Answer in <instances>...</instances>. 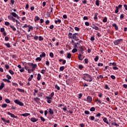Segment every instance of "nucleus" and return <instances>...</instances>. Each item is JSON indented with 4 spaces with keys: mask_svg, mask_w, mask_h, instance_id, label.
Instances as JSON below:
<instances>
[{
    "mask_svg": "<svg viewBox=\"0 0 127 127\" xmlns=\"http://www.w3.org/2000/svg\"><path fill=\"white\" fill-rule=\"evenodd\" d=\"M39 41H42V40H43V38H42V36H39Z\"/></svg>",
    "mask_w": 127,
    "mask_h": 127,
    "instance_id": "55",
    "label": "nucleus"
},
{
    "mask_svg": "<svg viewBox=\"0 0 127 127\" xmlns=\"http://www.w3.org/2000/svg\"><path fill=\"white\" fill-rule=\"evenodd\" d=\"M103 122H104V123H105L106 124H107V125H109V122H108V121H107V118H104L103 120Z\"/></svg>",
    "mask_w": 127,
    "mask_h": 127,
    "instance_id": "25",
    "label": "nucleus"
},
{
    "mask_svg": "<svg viewBox=\"0 0 127 127\" xmlns=\"http://www.w3.org/2000/svg\"><path fill=\"white\" fill-rule=\"evenodd\" d=\"M82 79L87 82H92L93 81V77L88 73L83 74Z\"/></svg>",
    "mask_w": 127,
    "mask_h": 127,
    "instance_id": "1",
    "label": "nucleus"
},
{
    "mask_svg": "<svg viewBox=\"0 0 127 127\" xmlns=\"http://www.w3.org/2000/svg\"><path fill=\"white\" fill-rule=\"evenodd\" d=\"M30 121L32 122V123H36V122L38 121V119L33 117L31 119Z\"/></svg>",
    "mask_w": 127,
    "mask_h": 127,
    "instance_id": "9",
    "label": "nucleus"
},
{
    "mask_svg": "<svg viewBox=\"0 0 127 127\" xmlns=\"http://www.w3.org/2000/svg\"><path fill=\"white\" fill-rule=\"evenodd\" d=\"M53 97H54V92L51 93V94L49 96L46 97L48 104H51V102H52V98H53Z\"/></svg>",
    "mask_w": 127,
    "mask_h": 127,
    "instance_id": "2",
    "label": "nucleus"
},
{
    "mask_svg": "<svg viewBox=\"0 0 127 127\" xmlns=\"http://www.w3.org/2000/svg\"><path fill=\"white\" fill-rule=\"evenodd\" d=\"M126 10H127V5L125 4L124 5Z\"/></svg>",
    "mask_w": 127,
    "mask_h": 127,
    "instance_id": "64",
    "label": "nucleus"
},
{
    "mask_svg": "<svg viewBox=\"0 0 127 127\" xmlns=\"http://www.w3.org/2000/svg\"><path fill=\"white\" fill-rule=\"evenodd\" d=\"M115 13H118L119 12V7L118 6L116 7Z\"/></svg>",
    "mask_w": 127,
    "mask_h": 127,
    "instance_id": "44",
    "label": "nucleus"
},
{
    "mask_svg": "<svg viewBox=\"0 0 127 127\" xmlns=\"http://www.w3.org/2000/svg\"><path fill=\"white\" fill-rule=\"evenodd\" d=\"M78 99H81L83 96V94L82 93H80L79 95H78Z\"/></svg>",
    "mask_w": 127,
    "mask_h": 127,
    "instance_id": "54",
    "label": "nucleus"
},
{
    "mask_svg": "<svg viewBox=\"0 0 127 127\" xmlns=\"http://www.w3.org/2000/svg\"><path fill=\"white\" fill-rule=\"evenodd\" d=\"M37 96L38 97H40V98L42 97V93H38Z\"/></svg>",
    "mask_w": 127,
    "mask_h": 127,
    "instance_id": "52",
    "label": "nucleus"
},
{
    "mask_svg": "<svg viewBox=\"0 0 127 127\" xmlns=\"http://www.w3.org/2000/svg\"><path fill=\"white\" fill-rule=\"evenodd\" d=\"M17 91L18 92H20V93H24V90L20 88H17Z\"/></svg>",
    "mask_w": 127,
    "mask_h": 127,
    "instance_id": "22",
    "label": "nucleus"
},
{
    "mask_svg": "<svg viewBox=\"0 0 127 127\" xmlns=\"http://www.w3.org/2000/svg\"><path fill=\"white\" fill-rule=\"evenodd\" d=\"M4 44L5 45V46H6V47H7V48H10V47H11V46H10V44L9 43H5Z\"/></svg>",
    "mask_w": 127,
    "mask_h": 127,
    "instance_id": "23",
    "label": "nucleus"
},
{
    "mask_svg": "<svg viewBox=\"0 0 127 127\" xmlns=\"http://www.w3.org/2000/svg\"><path fill=\"white\" fill-rule=\"evenodd\" d=\"M10 14L13 16V17H16V16H17V14L14 12H11Z\"/></svg>",
    "mask_w": 127,
    "mask_h": 127,
    "instance_id": "11",
    "label": "nucleus"
},
{
    "mask_svg": "<svg viewBox=\"0 0 127 127\" xmlns=\"http://www.w3.org/2000/svg\"><path fill=\"white\" fill-rule=\"evenodd\" d=\"M5 101L7 104H9V103H10V100H9L8 99H5Z\"/></svg>",
    "mask_w": 127,
    "mask_h": 127,
    "instance_id": "50",
    "label": "nucleus"
},
{
    "mask_svg": "<svg viewBox=\"0 0 127 127\" xmlns=\"http://www.w3.org/2000/svg\"><path fill=\"white\" fill-rule=\"evenodd\" d=\"M41 60H42V59H41V58L40 57H38L36 59V61H41Z\"/></svg>",
    "mask_w": 127,
    "mask_h": 127,
    "instance_id": "41",
    "label": "nucleus"
},
{
    "mask_svg": "<svg viewBox=\"0 0 127 127\" xmlns=\"http://www.w3.org/2000/svg\"><path fill=\"white\" fill-rule=\"evenodd\" d=\"M84 114H85V115H90V112H89V111H84Z\"/></svg>",
    "mask_w": 127,
    "mask_h": 127,
    "instance_id": "49",
    "label": "nucleus"
},
{
    "mask_svg": "<svg viewBox=\"0 0 127 127\" xmlns=\"http://www.w3.org/2000/svg\"><path fill=\"white\" fill-rule=\"evenodd\" d=\"M7 114L8 116H10L11 118H13L14 119H17V116H15L14 114H12L9 112H7Z\"/></svg>",
    "mask_w": 127,
    "mask_h": 127,
    "instance_id": "6",
    "label": "nucleus"
},
{
    "mask_svg": "<svg viewBox=\"0 0 127 127\" xmlns=\"http://www.w3.org/2000/svg\"><path fill=\"white\" fill-rule=\"evenodd\" d=\"M82 42H83V41H82L81 40H80L78 42L76 43V44L77 45H78V47H79V46H81V43H82Z\"/></svg>",
    "mask_w": 127,
    "mask_h": 127,
    "instance_id": "33",
    "label": "nucleus"
},
{
    "mask_svg": "<svg viewBox=\"0 0 127 127\" xmlns=\"http://www.w3.org/2000/svg\"><path fill=\"white\" fill-rule=\"evenodd\" d=\"M21 116H22V117H28V116H30V114L25 113V114H21Z\"/></svg>",
    "mask_w": 127,
    "mask_h": 127,
    "instance_id": "19",
    "label": "nucleus"
},
{
    "mask_svg": "<svg viewBox=\"0 0 127 127\" xmlns=\"http://www.w3.org/2000/svg\"><path fill=\"white\" fill-rule=\"evenodd\" d=\"M34 40H36V41L38 40V36L35 35L34 37Z\"/></svg>",
    "mask_w": 127,
    "mask_h": 127,
    "instance_id": "45",
    "label": "nucleus"
},
{
    "mask_svg": "<svg viewBox=\"0 0 127 127\" xmlns=\"http://www.w3.org/2000/svg\"><path fill=\"white\" fill-rule=\"evenodd\" d=\"M85 24L86 26H89L90 25V23H89V22H85Z\"/></svg>",
    "mask_w": 127,
    "mask_h": 127,
    "instance_id": "57",
    "label": "nucleus"
},
{
    "mask_svg": "<svg viewBox=\"0 0 127 127\" xmlns=\"http://www.w3.org/2000/svg\"><path fill=\"white\" fill-rule=\"evenodd\" d=\"M2 108H6L7 107V104H3L1 106Z\"/></svg>",
    "mask_w": 127,
    "mask_h": 127,
    "instance_id": "46",
    "label": "nucleus"
},
{
    "mask_svg": "<svg viewBox=\"0 0 127 127\" xmlns=\"http://www.w3.org/2000/svg\"><path fill=\"white\" fill-rule=\"evenodd\" d=\"M10 28H11V29H12V30H13V31H16V28L15 27H14V25H10Z\"/></svg>",
    "mask_w": 127,
    "mask_h": 127,
    "instance_id": "16",
    "label": "nucleus"
},
{
    "mask_svg": "<svg viewBox=\"0 0 127 127\" xmlns=\"http://www.w3.org/2000/svg\"><path fill=\"white\" fill-rule=\"evenodd\" d=\"M26 37L27 40H30L31 39V37H32V35L31 34V33H30V34H27Z\"/></svg>",
    "mask_w": 127,
    "mask_h": 127,
    "instance_id": "10",
    "label": "nucleus"
},
{
    "mask_svg": "<svg viewBox=\"0 0 127 127\" xmlns=\"http://www.w3.org/2000/svg\"><path fill=\"white\" fill-rule=\"evenodd\" d=\"M14 102L15 103V104H16L17 105H18L21 107H23V106H24V104L20 102V101H19V100L16 99L14 100Z\"/></svg>",
    "mask_w": 127,
    "mask_h": 127,
    "instance_id": "3",
    "label": "nucleus"
},
{
    "mask_svg": "<svg viewBox=\"0 0 127 127\" xmlns=\"http://www.w3.org/2000/svg\"><path fill=\"white\" fill-rule=\"evenodd\" d=\"M111 78H112L113 79V80H115L116 79V76H115V75H111Z\"/></svg>",
    "mask_w": 127,
    "mask_h": 127,
    "instance_id": "58",
    "label": "nucleus"
},
{
    "mask_svg": "<svg viewBox=\"0 0 127 127\" xmlns=\"http://www.w3.org/2000/svg\"><path fill=\"white\" fill-rule=\"evenodd\" d=\"M49 113L50 115H54V112L53 111V110H52V109L51 108H50L49 109Z\"/></svg>",
    "mask_w": 127,
    "mask_h": 127,
    "instance_id": "13",
    "label": "nucleus"
},
{
    "mask_svg": "<svg viewBox=\"0 0 127 127\" xmlns=\"http://www.w3.org/2000/svg\"><path fill=\"white\" fill-rule=\"evenodd\" d=\"M0 31V32H4V28H1Z\"/></svg>",
    "mask_w": 127,
    "mask_h": 127,
    "instance_id": "60",
    "label": "nucleus"
},
{
    "mask_svg": "<svg viewBox=\"0 0 127 127\" xmlns=\"http://www.w3.org/2000/svg\"><path fill=\"white\" fill-rule=\"evenodd\" d=\"M112 26L115 27V30H118L119 29V27L118 26V25H117V24L115 23V24H113Z\"/></svg>",
    "mask_w": 127,
    "mask_h": 127,
    "instance_id": "12",
    "label": "nucleus"
},
{
    "mask_svg": "<svg viewBox=\"0 0 127 127\" xmlns=\"http://www.w3.org/2000/svg\"><path fill=\"white\" fill-rule=\"evenodd\" d=\"M95 4L97 6H100V1L99 0H97L95 1Z\"/></svg>",
    "mask_w": 127,
    "mask_h": 127,
    "instance_id": "24",
    "label": "nucleus"
},
{
    "mask_svg": "<svg viewBox=\"0 0 127 127\" xmlns=\"http://www.w3.org/2000/svg\"><path fill=\"white\" fill-rule=\"evenodd\" d=\"M84 101L85 102H87V103H92V97L90 96H88L87 97V99L85 98L84 99Z\"/></svg>",
    "mask_w": 127,
    "mask_h": 127,
    "instance_id": "5",
    "label": "nucleus"
},
{
    "mask_svg": "<svg viewBox=\"0 0 127 127\" xmlns=\"http://www.w3.org/2000/svg\"><path fill=\"white\" fill-rule=\"evenodd\" d=\"M4 24L6 26H8V25H9L10 24V23L8 21H6V22H5Z\"/></svg>",
    "mask_w": 127,
    "mask_h": 127,
    "instance_id": "42",
    "label": "nucleus"
},
{
    "mask_svg": "<svg viewBox=\"0 0 127 127\" xmlns=\"http://www.w3.org/2000/svg\"><path fill=\"white\" fill-rule=\"evenodd\" d=\"M72 56V55H71L70 53H68L67 55V58L68 59H70L71 58V57Z\"/></svg>",
    "mask_w": 127,
    "mask_h": 127,
    "instance_id": "34",
    "label": "nucleus"
},
{
    "mask_svg": "<svg viewBox=\"0 0 127 127\" xmlns=\"http://www.w3.org/2000/svg\"><path fill=\"white\" fill-rule=\"evenodd\" d=\"M79 69H80V70H81V69H83V65H82V64H79Z\"/></svg>",
    "mask_w": 127,
    "mask_h": 127,
    "instance_id": "62",
    "label": "nucleus"
},
{
    "mask_svg": "<svg viewBox=\"0 0 127 127\" xmlns=\"http://www.w3.org/2000/svg\"><path fill=\"white\" fill-rule=\"evenodd\" d=\"M72 53H75V52H78V50L76 48H74L73 49H72Z\"/></svg>",
    "mask_w": 127,
    "mask_h": 127,
    "instance_id": "32",
    "label": "nucleus"
},
{
    "mask_svg": "<svg viewBox=\"0 0 127 127\" xmlns=\"http://www.w3.org/2000/svg\"><path fill=\"white\" fill-rule=\"evenodd\" d=\"M6 78H7L8 80H10V79H11V76H10L9 75L7 74L6 75Z\"/></svg>",
    "mask_w": 127,
    "mask_h": 127,
    "instance_id": "51",
    "label": "nucleus"
},
{
    "mask_svg": "<svg viewBox=\"0 0 127 127\" xmlns=\"http://www.w3.org/2000/svg\"><path fill=\"white\" fill-rule=\"evenodd\" d=\"M41 78V75L40 73H38L37 75V80L38 81H39Z\"/></svg>",
    "mask_w": 127,
    "mask_h": 127,
    "instance_id": "26",
    "label": "nucleus"
},
{
    "mask_svg": "<svg viewBox=\"0 0 127 127\" xmlns=\"http://www.w3.org/2000/svg\"><path fill=\"white\" fill-rule=\"evenodd\" d=\"M98 60H99V56H97L94 58V61H95V62H98Z\"/></svg>",
    "mask_w": 127,
    "mask_h": 127,
    "instance_id": "36",
    "label": "nucleus"
},
{
    "mask_svg": "<svg viewBox=\"0 0 127 127\" xmlns=\"http://www.w3.org/2000/svg\"><path fill=\"white\" fill-rule=\"evenodd\" d=\"M40 119L42 122H45V119H44V118H43L42 116L40 117Z\"/></svg>",
    "mask_w": 127,
    "mask_h": 127,
    "instance_id": "56",
    "label": "nucleus"
},
{
    "mask_svg": "<svg viewBox=\"0 0 127 127\" xmlns=\"http://www.w3.org/2000/svg\"><path fill=\"white\" fill-rule=\"evenodd\" d=\"M34 100L35 102H36L37 103L38 102H39V100H40V98H39L38 97H36L34 98Z\"/></svg>",
    "mask_w": 127,
    "mask_h": 127,
    "instance_id": "30",
    "label": "nucleus"
},
{
    "mask_svg": "<svg viewBox=\"0 0 127 127\" xmlns=\"http://www.w3.org/2000/svg\"><path fill=\"white\" fill-rule=\"evenodd\" d=\"M9 73H10V74H11V75H14V72L11 69L9 70Z\"/></svg>",
    "mask_w": 127,
    "mask_h": 127,
    "instance_id": "37",
    "label": "nucleus"
},
{
    "mask_svg": "<svg viewBox=\"0 0 127 127\" xmlns=\"http://www.w3.org/2000/svg\"><path fill=\"white\" fill-rule=\"evenodd\" d=\"M90 112H95L96 111V108L95 107H91L90 109Z\"/></svg>",
    "mask_w": 127,
    "mask_h": 127,
    "instance_id": "31",
    "label": "nucleus"
},
{
    "mask_svg": "<svg viewBox=\"0 0 127 127\" xmlns=\"http://www.w3.org/2000/svg\"><path fill=\"white\" fill-rule=\"evenodd\" d=\"M82 56H83V55H82V54H79L78 55V59L79 60H80V61H82L83 60V58H82Z\"/></svg>",
    "mask_w": 127,
    "mask_h": 127,
    "instance_id": "18",
    "label": "nucleus"
},
{
    "mask_svg": "<svg viewBox=\"0 0 127 127\" xmlns=\"http://www.w3.org/2000/svg\"><path fill=\"white\" fill-rule=\"evenodd\" d=\"M4 88V83L1 82V85L0 86V90H2Z\"/></svg>",
    "mask_w": 127,
    "mask_h": 127,
    "instance_id": "15",
    "label": "nucleus"
},
{
    "mask_svg": "<svg viewBox=\"0 0 127 127\" xmlns=\"http://www.w3.org/2000/svg\"><path fill=\"white\" fill-rule=\"evenodd\" d=\"M40 19V18L39 17L36 16L34 18L35 21H38V20H39Z\"/></svg>",
    "mask_w": 127,
    "mask_h": 127,
    "instance_id": "29",
    "label": "nucleus"
},
{
    "mask_svg": "<svg viewBox=\"0 0 127 127\" xmlns=\"http://www.w3.org/2000/svg\"><path fill=\"white\" fill-rule=\"evenodd\" d=\"M123 39H120L118 40H116L113 42V43L115 45H119L121 42H123Z\"/></svg>",
    "mask_w": 127,
    "mask_h": 127,
    "instance_id": "4",
    "label": "nucleus"
},
{
    "mask_svg": "<svg viewBox=\"0 0 127 127\" xmlns=\"http://www.w3.org/2000/svg\"><path fill=\"white\" fill-rule=\"evenodd\" d=\"M72 37H73V34H72V33H69L68 38H70L71 39H72Z\"/></svg>",
    "mask_w": 127,
    "mask_h": 127,
    "instance_id": "27",
    "label": "nucleus"
},
{
    "mask_svg": "<svg viewBox=\"0 0 127 127\" xmlns=\"http://www.w3.org/2000/svg\"><path fill=\"white\" fill-rule=\"evenodd\" d=\"M90 120H91V121H94L95 120V117L90 116Z\"/></svg>",
    "mask_w": 127,
    "mask_h": 127,
    "instance_id": "59",
    "label": "nucleus"
},
{
    "mask_svg": "<svg viewBox=\"0 0 127 127\" xmlns=\"http://www.w3.org/2000/svg\"><path fill=\"white\" fill-rule=\"evenodd\" d=\"M77 36H78V33H75L72 35L71 39H74V40H76V39H77Z\"/></svg>",
    "mask_w": 127,
    "mask_h": 127,
    "instance_id": "8",
    "label": "nucleus"
},
{
    "mask_svg": "<svg viewBox=\"0 0 127 127\" xmlns=\"http://www.w3.org/2000/svg\"><path fill=\"white\" fill-rule=\"evenodd\" d=\"M30 66H31L33 69H36L37 68V64H36L30 63Z\"/></svg>",
    "mask_w": 127,
    "mask_h": 127,
    "instance_id": "7",
    "label": "nucleus"
},
{
    "mask_svg": "<svg viewBox=\"0 0 127 127\" xmlns=\"http://www.w3.org/2000/svg\"><path fill=\"white\" fill-rule=\"evenodd\" d=\"M29 29H30L31 30H33V27H32V26H28Z\"/></svg>",
    "mask_w": 127,
    "mask_h": 127,
    "instance_id": "63",
    "label": "nucleus"
},
{
    "mask_svg": "<svg viewBox=\"0 0 127 127\" xmlns=\"http://www.w3.org/2000/svg\"><path fill=\"white\" fill-rule=\"evenodd\" d=\"M109 66H117V63H109Z\"/></svg>",
    "mask_w": 127,
    "mask_h": 127,
    "instance_id": "17",
    "label": "nucleus"
},
{
    "mask_svg": "<svg viewBox=\"0 0 127 127\" xmlns=\"http://www.w3.org/2000/svg\"><path fill=\"white\" fill-rule=\"evenodd\" d=\"M108 21V18L107 17H105L103 20V22H107Z\"/></svg>",
    "mask_w": 127,
    "mask_h": 127,
    "instance_id": "35",
    "label": "nucleus"
},
{
    "mask_svg": "<svg viewBox=\"0 0 127 127\" xmlns=\"http://www.w3.org/2000/svg\"><path fill=\"white\" fill-rule=\"evenodd\" d=\"M93 29H95V30H99V27L94 25L92 26Z\"/></svg>",
    "mask_w": 127,
    "mask_h": 127,
    "instance_id": "20",
    "label": "nucleus"
},
{
    "mask_svg": "<svg viewBox=\"0 0 127 127\" xmlns=\"http://www.w3.org/2000/svg\"><path fill=\"white\" fill-rule=\"evenodd\" d=\"M97 79H103L104 77L102 75H100L99 76L97 77Z\"/></svg>",
    "mask_w": 127,
    "mask_h": 127,
    "instance_id": "47",
    "label": "nucleus"
},
{
    "mask_svg": "<svg viewBox=\"0 0 127 127\" xmlns=\"http://www.w3.org/2000/svg\"><path fill=\"white\" fill-rule=\"evenodd\" d=\"M84 62H85V64H88V59H85Z\"/></svg>",
    "mask_w": 127,
    "mask_h": 127,
    "instance_id": "61",
    "label": "nucleus"
},
{
    "mask_svg": "<svg viewBox=\"0 0 127 127\" xmlns=\"http://www.w3.org/2000/svg\"><path fill=\"white\" fill-rule=\"evenodd\" d=\"M95 102H97V103H99V104H102V101L100 99H96Z\"/></svg>",
    "mask_w": 127,
    "mask_h": 127,
    "instance_id": "40",
    "label": "nucleus"
},
{
    "mask_svg": "<svg viewBox=\"0 0 127 127\" xmlns=\"http://www.w3.org/2000/svg\"><path fill=\"white\" fill-rule=\"evenodd\" d=\"M46 56V54L44 52H42V54L40 55V57L41 58H43V57H45Z\"/></svg>",
    "mask_w": 127,
    "mask_h": 127,
    "instance_id": "14",
    "label": "nucleus"
},
{
    "mask_svg": "<svg viewBox=\"0 0 127 127\" xmlns=\"http://www.w3.org/2000/svg\"><path fill=\"white\" fill-rule=\"evenodd\" d=\"M74 29L76 30V31H79L80 30V28L78 27H75Z\"/></svg>",
    "mask_w": 127,
    "mask_h": 127,
    "instance_id": "48",
    "label": "nucleus"
},
{
    "mask_svg": "<svg viewBox=\"0 0 127 127\" xmlns=\"http://www.w3.org/2000/svg\"><path fill=\"white\" fill-rule=\"evenodd\" d=\"M50 57H51V58H53V57L54 56V54H53V53H50Z\"/></svg>",
    "mask_w": 127,
    "mask_h": 127,
    "instance_id": "53",
    "label": "nucleus"
},
{
    "mask_svg": "<svg viewBox=\"0 0 127 127\" xmlns=\"http://www.w3.org/2000/svg\"><path fill=\"white\" fill-rule=\"evenodd\" d=\"M55 88L58 90V91L60 90V87H59V86H58L57 84L55 85Z\"/></svg>",
    "mask_w": 127,
    "mask_h": 127,
    "instance_id": "38",
    "label": "nucleus"
},
{
    "mask_svg": "<svg viewBox=\"0 0 127 127\" xmlns=\"http://www.w3.org/2000/svg\"><path fill=\"white\" fill-rule=\"evenodd\" d=\"M78 48H79V51H84V48H83V46H79Z\"/></svg>",
    "mask_w": 127,
    "mask_h": 127,
    "instance_id": "28",
    "label": "nucleus"
},
{
    "mask_svg": "<svg viewBox=\"0 0 127 127\" xmlns=\"http://www.w3.org/2000/svg\"><path fill=\"white\" fill-rule=\"evenodd\" d=\"M13 18V16L9 15L8 16V19H9V20H12V18Z\"/></svg>",
    "mask_w": 127,
    "mask_h": 127,
    "instance_id": "43",
    "label": "nucleus"
},
{
    "mask_svg": "<svg viewBox=\"0 0 127 127\" xmlns=\"http://www.w3.org/2000/svg\"><path fill=\"white\" fill-rule=\"evenodd\" d=\"M11 20L13 21V22H16V24L17 25V20H16V19L13 17Z\"/></svg>",
    "mask_w": 127,
    "mask_h": 127,
    "instance_id": "21",
    "label": "nucleus"
},
{
    "mask_svg": "<svg viewBox=\"0 0 127 127\" xmlns=\"http://www.w3.org/2000/svg\"><path fill=\"white\" fill-rule=\"evenodd\" d=\"M64 69H65V67H64V66H61L60 68V71H64Z\"/></svg>",
    "mask_w": 127,
    "mask_h": 127,
    "instance_id": "39",
    "label": "nucleus"
}]
</instances>
